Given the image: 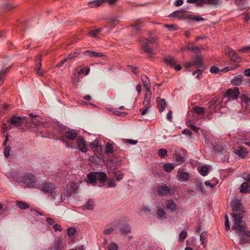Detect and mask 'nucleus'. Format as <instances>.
Instances as JSON below:
<instances>
[{
	"instance_id": "nucleus-20",
	"label": "nucleus",
	"mask_w": 250,
	"mask_h": 250,
	"mask_svg": "<svg viewBox=\"0 0 250 250\" xmlns=\"http://www.w3.org/2000/svg\"><path fill=\"white\" fill-rule=\"evenodd\" d=\"M235 153L239 157H241V158H244L247 156L248 151L245 147L242 146H239L235 149Z\"/></svg>"
},
{
	"instance_id": "nucleus-37",
	"label": "nucleus",
	"mask_w": 250,
	"mask_h": 250,
	"mask_svg": "<svg viewBox=\"0 0 250 250\" xmlns=\"http://www.w3.org/2000/svg\"><path fill=\"white\" fill-rule=\"evenodd\" d=\"M194 111L199 115H203L205 112V109L201 106H195L193 107Z\"/></svg>"
},
{
	"instance_id": "nucleus-42",
	"label": "nucleus",
	"mask_w": 250,
	"mask_h": 250,
	"mask_svg": "<svg viewBox=\"0 0 250 250\" xmlns=\"http://www.w3.org/2000/svg\"><path fill=\"white\" fill-rule=\"evenodd\" d=\"M187 236V232L185 230H182L179 234V242H182L184 240V239Z\"/></svg>"
},
{
	"instance_id": "nucleus-48",
	"label": "nucleus",
	"mask_w": 250,
	"mask_h": 250,
	"mask_svg": "<svg viewBox=\"0 0 250 250\" xmlns=\"http://www.w3.org/2000/svg\"><path fill=\"white\" fill-rule=\"evenodd\" d=\"M230 59L231 60L235 62H240L241 61V58L239 57H238L235 53L230 58Z\"/></svg>"
},
{
	"instance_id": "nucleus-32",
	"label": "nucleus",
	"mask_w": 250,
	"mask_h": 250,
	"mask_svg": "<svg viewBox=\"0 0 250 250\" xmlns=\"http://www.w3.org/2000/svg\"><path fill=\"white\" fill-rule=\"evenodd\" d=\"M37 65L35 67L36 72L37 74L40 76H42V73L40 71V69L41 68L42 64H41V56L39 57V58L37 60Z\"/></svg>"
},
{
	"instance_id": "nucleus-62",
	"label": "nucleus",
	"mask_w": 250,
	"mask_h": 250,
	"mask_svg": "<svg viewBox=\"0 0 250 250\" xmlns=\"http://www.w3.org/2000/svg\"><path fill=\"white\" fill-rule=\"evenodd\" d=\"M90 146L92 148H97L99 146V145L97 141H94L90 143Z\"/></svg>"
},
{
	"instance_id": "nucleus-16",
	"label": "nucleus",
	"mask_w": 250,
	"mask_h": 250,
	"mask_svg": "<svg viewBox=\"0 0 250 250\" xmlns=\"http://www.w3.org/2000/svg\"><path fill=\"white\" fill-rule=\"evenodd\" d=\"M240 190L243 193L250 192V175L248 176L247 181L241 184Z\"/></svg>"
},
{
	"instance_id": "nucleus-26",
	"label": "nucleus",
	"mask_w": 250,
	"mask_h": 250,
	"mask_svg": "<svg viewBox=\"0 0 250 250\" xmlns=\"http://www.w3.org/2000/svg\"><path fill=\"white\" fill-rule=\"evenodd\" d=\"M151 93L150 89L146 90L143 104L145 106H147L151 98Z\"/></svg>"
},
{
	"instance_id": "nucleus-46",
	"label": "nucleus",
	"mask_w": 250,
	"mask_h": 250,
	"mask_svg": "<svg viewBox=\"0 0 250 250\" xmlns=\"http://www.w3.org/2000/svg\"><path fill=\"white\" fill-rule=\"evenodd\" d=\"M86 209L92 210L94 208V202L92 200H89L86 204L85 207Z\"/></svg>"
},
{
	"instance_id": "nucleus-10",
	"label": "nucleus",
	"mask_w": 250,
	"mask_h": 250,
	"mask_svg": "<svg viewBox=\"0 0 250 250\" xmlns=\"http://www.w3.org/2000/svg\"><path fill=\"white\" fill-rule=\"evenodd\" d=\"M185 150L181 148H177L175 150L174 158L175 162L178 164L184 162L185 160Z\"/></svg>"
},
{
	"instance_id": "nucleus-34",
	"label": "nucleus",
	"mask_w": 250,
	"mask_h": 250,
	"mask_svg": "<svg viewBox=\"0 0 250 250\" xmlns=\"http://www.w3.org/2000/svg\"><path fill=\"white\" fill-rule=\"evenodd\" d=\"M195 186L200 189L202 193H204L205 189L203 188V184L200 179H196L195 181Z\"/></svg>"
},
{
	"instance_id": "nucleus-14",
	"label": "nucleus",
	"mask_w": 250,
	"mask_h": 250,
	"mask_svg": "<svg viewBox=\"0 0 250 250\" xmlns=\"http://www.w3.org/2000/svg\"><path fill=\"white\" fill-rule=\"evenodd\" d=\"M240 94L239 89L238 87H235L234 88L229 89L227 91V95L229 98L233 100L237 99Z\"/></svg>"
},
{
	"instance_id": "nucleus-29",
	"label": "nucleus",
	"mask_w": 250,
	"mask_h": 250,
	"mask_svg": "<svg viewBox=\"0 0 250 250\" xmlns=\"http://www.w3.org/2000/svg\"><path fill=\"white\" fill-rule=\"evenodd\" d=\"M104 2H105L104 0H95L94 1L89 2L87 5L89 7L93 8L99 6Z\"/></svg>"
},
{
	"instance_id": "nucleus-49",
	"label": "nucleus",
	"mask_w": 250,
	"mask_h": 250,
	"mask_svg": "<svg viewBox=\"0 0 250 250\" xmlns=\"http://www.w3.org/2000/svg\"><path fill=\"white\" fill-rule=\"evenodd\" d=\"M67 234L68 236L72 237L74 236L76 233V230L73 228H70L67 229Z\"/></svg>"
},
{
	"instance_id": "nucleus-64",
	"label": "nucleus",
	"mask_w": 250,
	"mask_h": 250,
	"mask_svg": "<svg viewBox=\"0 0 250 250\" xmlns=\"http://www.w3.org/2000/svg\"><path fill=\"white\" fill-rule=\"evenodd\" d=\"M46 221L49 225H53L55 223L54 220L52 218L50 217L47 218L46 219Z\"/></svg>"
},
{
	"instance_id": "nucleus-38",
	"label": "nucleus",
	"mask_w": 250,
	"mask_h": 250,
	"mask_svg": "<svg viewBox=\"0 0 250 250\" xmlns=\"http://www.w3.org/2000/svg\"><path fill=\"white\" fill-rule=\"evenodd\" d=\"M174 168V166L171 163H167L163 166L164 169L167 172H171Z\"/></svg>"
},
{
	"instance_id": "nucleus-52",
	"label": "nucleus",
	"mask_w": 250,
	"mask_h": 250,
	"mask_svg": "<svg viewBox=\"0 0 250 250\" xmlns=\"http://www.w3.org/2000/svg\"><path fill=\"white\" fill-rule=\"evenodd\" d=\"M118 246L114 243H111L108 246V250H118Z\"/></svg>"
},
{
	"instance_id": "nucleus-40",
	"label": "nucleus",
	"mask_w": 250,
	"mask_h": 250,
	"mask_svg": "<svg viewBox=\"0 0 250 250\" xmlns=\"http://www.w3.org/2000/svg\"><path fill=\"white\" fill-rule=\"evenodd\" d=\"M102 28H99L94 30H92L88 33V35L92 37H96L97 34L101 32Z\"/></svg>"
},
{
	"instance_id": "nucleus-25",
	"label": "nucleus",
	"mask_w": 250,
	"mask_h": 250,
	"mask_svg": "<svg viewBox=\"0 0 250 250\" xmlns=\"http://www.w3.org/2000/svg\"><path fill=\"white\" fill-rule=\"evenodd\" d=\"M157 102L158 105V108L160 112H162L165 109L166 106V102L165 99H157Z\"/></svg>"
},
{
	"instance_id": "nucleus-3",
	"label": "nucleus",
	"mask_w": 250,
	"mask_h": 250,
	"mask_svg": "<svg viewBox=\"0 0 250 250\" xmlns=\"http://www.w3.org/2000/svg\"><path fill=\"white\" fill-rule=\"evenodd\" d=\"M37 181L35 175L30 173H26L18 180V183L20 185L28 188L35 187L37 185Z\"/></svg>"
},
{
	"instance_id": "nucleus-61",
	"label": "nucleus",
	"mask_w": 250,
	"mask_h": 250,
	"mask_svg": "<svg viewBox=\"0 0 250 250\" xmlns=\"http://www.w3.org/2000/svg\"><path fill=\"white\" fill-rule=\"evenodd\" d=\"M129 67L130 68V70L135 74H137L139 73V70L138 69L137 67H134L133 66L129 65Z\"/></svg>"
},
{
	"instance_id": "nucleus-39",
	"label": "nucleus",
	"mask_w": 250,
	"mask_h": 250,
	"mask_svg": "<svg viewBox=\"0 0 250 250\" xmlns=\"http://www.w3.org/2000/svg\"><path fill=\"white\" fill-rule=\"evenodd\" d=\"M16 205L21 209H26L29 207L28 204L22 201H17Z\"/></svg>"
},
{
	"instance_id": "nucleus-41",
	"label": "nucleus",
	"mask_w": 250,
	"mask_h": 250,
	"mask_svg": "<svg viewBox=\"0 0 250 250\" xmlns=\"http://www.w3.org/2000/svg\"><path fill=\"white\" fill-rule=\"evenodd\" d=\"M131 26L133 27L135 30H139L142 26L141 21L139 20H137L134 21V23L132 24Z\"/></svg>"
},
{
	"instance_id": "nucleus-19",
	"label": "nucleus",
	"mask_w": 250,
	"mask_h": 250,
	"mask_svg": "<svg viewBox=\"0 0 250 250\" xmlns=\"http://www.w3.org/2000/svg\"><path fill=\"white\" fill-rule=\"evenodd\" d=\"M164 61L167 64L170 65L171 67H174L175 70L177 71L181 70V66L179 64L176 65V61L173 58H165Z\"/></svg>"
},
{
	"instance_id": "nucleus-4",
	"label": "nucleus",
	"mask_w": 250,
	"mask_h": 250,
	"mask_svg": "<svg viewBox=\"0 0 250 250\" xmlns=\"http://www.w3.org/2000/svg\"><path fill=\"white\" fill-rule=\"evenodd\" d=\"M112 225L115 229H119L123 234H128L131 232V228L127 222L126 218H123L112 222Z\"/></svg>"
},
{
	"instance_id": "nucleus-22",
	"label": "nucleus",
	"mask_w": 250,
	"mask_h": 250,
	"mask_svg": "<svg viewBox=\"0 0 250 250\" xmlns=\"http://www.w3.org/2000/svg\"><path fill=\"white\" fill-rule=\"evenodd\" d=\"M203 56L201 55L197 54L193 62L194 65L197 68L203 67Z\"/></svg>"
},
{
	"instance_id": "nucleus-55",
	"label": "nucleus",
	"mask_w": 250,
	"mask_h": 250,
	"mask_svg": "<svg viewBox=\"0 0 250 250\" xmlns=\"http://www.w3.org/2000/svg\"><path fill=\"white\" fill-rule=\"evenodd\" d=\"M182 133L183 134H185V135L188 136V137H189L190 138H191V135L192 134V132L190 130L188 129H185L184 130H183Z\"/></svg>"
},
{
	"instance_id": "nucleus-9",
	"label": "nucleus",
	"mask_w": 250,
	"mask_h": 250,
	"mask_svg": "<svg viewBox=\"0 0 250 250\" xmlns=\"http://www.w3.org/2000/svg\"><path fill=\"white\" fill-rule=\"evenodd\" d=\"M187 2L188 3H195L196 5L202 6L204 4H209L210 5L217 6L218 5L217 0H187Z\"/></svg>"
},
{
	"instance_id": "nucleus-31",
	"label": "nucleus",
	"mask_w": 250,
	"mask_h": 250,
	"mask_svg": "<svg viewBox=\"0 0 250 250\" xmlns=\"http://www.w3.org/2000/svg\"><path fill=\"white\" fill-rule=\"evenodd\" d=\"M231 83L233 85H240L242 83V76H237L234 77L233 79L231 80Z\"/></svg>"
},
{
	"instance_id": "nucleus-24",
	"label": "nucleus",
	"mask_w": 250,
	"mask_h": 250,
	"mask_svg": "<svg viewBox=\"0 0 250 250\" xmlns=\"http://www.w3.org/2000/svg\"><path fill=\"white\" fill-rule=\"evenodd\" d=\"M64 135L68 140H73L77 137V134L75 131L71 130L65 131Z\"/></svg>"
},
{
	"instance_id": "nucleus-21",
	"label": "nucleus",
	"mask_w": 250,
	"mask_h": 250,
	"mask_svg": "<svg viewBox=\"0 0 250 250\" xmlns=\"http://www.w3.org/2000/svg\"><path fill=\"white\" fill-rule=\"evenodd\" d=\"M178 180L182 182H187L189 179V173L184 171L179 170L178 172Z\"/></svg>"
},
{
	"instance_id": "nucleus-56",
	"label": "nucleus",
	"mask_w": 250,
	"mask_h": 250,
	"mask_svg": "<svg viewBox=\"0 0 250 250\" xmlns=\"http://www.w3.org/2000/svg\"><path fill=\"white\" fill-rule=\"evenodd\" d=\"M114 177L116 178L117 181H120L123 178V175L121 173L117 172L114 173Z\"/></svg>"
},
{
	"instance_id": "nucleus-17",
	"label": "nucleus",
	"mask_w": 250,
	"mask_h": 250,
	"mask_svg": "<svg viewBox=\"0 0 250 250\" xmlns=\"http://www.w3.org/2000/svg\"><path fill=\"white\" fill-rule=\"evenodd\" d=\"M187 16V12L183 10L174 11L169 15L170 18H178L180 19L186 18Z\"/></svg>"
},
{
	"instance_id": "nucleus-50",
	"label": "nucleus",
	"mask_w": 250,
	"mask_h": 250,
	"mask_svg": "<svg viewBox=\"0 0 250 250\" xmlns=\"http://www.w3.org/2000/svg\"><path fill=\"white\" fill-rule=\"evenodd\" d=\"M112 227L110 228L105 229L104 230V233L105 234H110L114 230L117 229H115L114 227H113L112 225V223L111 224Z\"/></svg>"
},
{
	"instance_id": "nucleus-59",
	"label": "nucleus",
	"mask_w": 250,
	"mask_h": 250,
	"mask_svg": "<svg viewBox=\"0 0 250 250\" xmlns=\"http://www.w3.org/2000/svg\"><path fill=\"white\" fill-rule=\"evenodd\" d=\"M189 18H190V19H192V20H195V21H202L204 20V19L202 17H200V16H193V17L191 16Z\"/></svg>"
},
{
	"instance_id": "nucleus-51",
	"label": "nucleus",
	"mask_w": 250,
	"mask_h": 250,
	"mask_svg": "<svg viewBox=\"0 0 250 250\" xmlns=\"http://www.w3.org/2000/svg\"><path fill=\"white\" fill-rule=\"evenodd\" d=\"M196 74H197L196 77L198 79H200L201 78L202 75V71L200 70V69H198L196 71H194L192 72L193 75H195Z\"/></svg>"
},
{
	"instance_id": "nucleus-60",
	"label": "nucleus",
	"mask_w": 250,
	"mask_h": 250,
	"mask_svg": "<svg viewBox=\"0 0 250 250\" xmlns=\"http://www.w3.org/2000/svg\"><path fill=\"white\" fill-rule=\"evenodd\" d=\"M10 148L8 146H6L4 149V154L5 157H8L10 155Z\"/></svg>"
},
{
	"instance_id": "nucleus-18",
	"label": "nucleus",
	"mask_w": 250,
	"mask_h": 250,
	"mask_svg": "<svg viewBox=\"0 0 250 250\" xmlns=\"http://www.w3.org/2000/svg\"><path fill=\"white\" fill-rule=\"evenodd\" d=\"M77 144L79 149L82 152H85L87 151L86 142L82 137H78L77 138Z\"/></svg>"
},
{
	"instance_id": "nucleus-35",
	"label": "nucleus",
	"mask_w": 250,
	"mask_h": 250,
	"mask_svg": "<svg viewBox=\"0 0 250 250\" xmlns=\"http://www.w3.org/2000/svg\"><path fill=\"white\" fill-rule=\"evenodd\" d=\"M207 238V232L205 231L202 232L200 235V240L201 242V244L203 245L204 247H205V246L206 245Z\"/></svg>"
},
{
	"instance_id": "nucleus-36",
	"label": "nucleus",
	"mask_w": 250,
	"mask_h": 250,
	"mask_svg": "<svg viewBox=\"0 0 250 250\" xmlns=\"http://www.w3.org/2000/svg\"><path fill=\"white\" fill-rule=\"evenodd\" d=\"M198 169L199 173L203 176L208 174V167L207 166L200 167Z\"/></svg>"
},
{
	"instance_id": "nucleus-58",
	"label": "nucleus",
	"mask_w": 250,
	"mask_h": 250,
	"mask_svg": "<svg viewBox=\"0 0 250 250\" xmlns=\"http://www.w3.org/2000/svg\"><path fill=\"white\" fill-rule=\"evenodd\" d=\"M77 56V53H70V54L68 55V56H67V57L66 58H65V60H66V62L68 60H71V59H72L73 58L76 57Z\"/></svg>"
},
{
	"instance_id": "nucleus-15",
	"label": "nucleus",
	"mask_w": 250,
	"mask_h": 250,
	"mask_svg": "<svg viewBox=\"0 0 250 250\" xmlns=\"http://www.w3.org/2000/svg\"><path fill=\"white\" fill-rule=\"evenodd\" d=\"M165 207L167 210L171 212H174L177 209V204L172 199H168L166 201Z\"/></svg>"
},
{
	"instance_id": "nucleus-63",
	"label": "nucleus",
	"mask_w": 250,
	"mask_h": 250,
	"mask_svg": "<svg viewBox=\"0 0 250 250\" xmlns=\"http://www.w3.org/2000/svg\"><path fill=\"white\" fill-rule=\"evenodd\" d=\"M53 229H55V231H61L62 230L61 226L58 224H55V225H54Z\"/></svg>"
},
{
	"instance_id": "nucleus-57",
	"label": "nucleus",
	"mask_w": 250,
	"mask_h": 250,
	"mask_svg": "<svg viewBox=\"0 0 250 250\" xmlns=\"http://www.w3.org/2000/svg\"><path fill=\"white\" fill-rule=\"evenodd\" d=\"M239 233V235H241V232H244L247 236L250 237V230H245V229L244 230H240L237 229H235Z\"/></svg>"
},
{
	"instance_id": "nucleus-1",
	"label": "nucleus",
	"mask_w": 250,
	"mask_h": 250,
	"mask_svg": "<svg viewBox=\"0 0 250 250\" xmlns=\"http://www.w3.org/2000/svg\"><path fill=\"white\" fill-rule=\"evenodd\" d=\"M232 210L234 213L232 217L234 219V224L232 229H237L240 230H244L246 228L245 222L243 220V214L245 213L243 206L240 201L237 199H233L231 203Z\"/></svg>"
},
{
	"instance_id": "nucleus-13",
	"label": "nucleus",
	"mask_w": 250,
	"mask_h": 250,
	"mask_svg": "<svg viewBox=\"0 0 250 250\" xmlns=\"http://www.w3.org/2000/svg\"><path fill=\"white\" fill-rule=\"evenodd\" d=\"M65 244L61 239H56L53 246L49 248V250H64Z\"/></svg>"
},
{
	"instance_id": "nucleus-8",
	"label": "nucleus",
	"mask_w": 250,
	"mask_h": 250,
	"mask_svg": "<svg viewBox=\"0 0 250 250\" xmlns=\"http://www.w3.org/2000/svg\"><path fill=\"white\" fill-rule=\"evenodd\" d=\"M24 120L26 121V123H32L37 129H38L40 125L42 124L40 117L32 113L29 114L28 117H24Z\"/></svg>"
},
{
	"instance_id": "nucleus-45",
	"label": "nucleus",
	"mask_w": 250,
	"mask_h": 250,
	"mask_svg": "<svg viewBox=\"0 0 250 250\" xmlns=\"http://www.w3.org/2000/svg\"><path fill=\"white\" fill-rule=\"evenodd\" d=\"M239 66V65L238 64L235 65L234 66H227V67H226L223 68L222 69H221V71L223 72H227L230 70H234V69H236L237 68H238Z\"/></svg>"
},
{
	"instance_id": "nucleus-28",
	"label": "nucleus",
	"mask_w": 250,
	"mask_h": 250,
	"mask_svg": "<svg viewBox=\"0 0 250 250\" xmlns=\"http://www.w3.org/2000/svg\"><path fill=\"white\" fill-rule=\"evenodd\" d=\"M84 53L86 56H88L91 57H97V58H100V57H103L104 56L103 54H102L101 53L92 51L91 50H86Z\"/></svg>"
},
{
	"instance_id": "nucleus-47",
	"label": "nucleus",
	"mask_w": 250,
	"mask_h": 250,
	"mask_svg": "<svg viewBox=\"0 0 250 250\" xmlns=\"http://www.w3.org/2000/svg\"><path fill=\"white\" fill-rule=\"evenodd\" d=\"M106 150L105 152L106 153H112L113 152V147L112 144L107 143L105 146Z\"/></svg>"
},
{
	"instance_id": "nucleus-11",
	"label": "nucleus",
	"mask_w": 250,
	"mask_h": 250,
	"mask_svg": "<svg viewBox=\"0 0 250 250\" xmlns=\"http://www.w3.org/2000/svg\"><path fill=\"white\" fill-rule=\"evenodd\" d=\"M171 188L166 185H160L157 188V191L159 195L165 196L170 194Z\"/></svg>"
},
{
	"instance_id": "nucleus-43",
	"label": "nucleus",
	"mask_w": 250,
	"mask_h": 250,
	"mask_svg": "<svg viewBox=\"0 0 250 250\" xmlns=\"http://www.w3.org/2000/svg\"><path fill=\"white\" fill-rule=\"evenodd\" d=\"M235 52L231 48L227 47L225 49V54L227 55L229 58L232 57L233 55L234 54Z\"/></svg>"
},
{
	"instance_id": "nucleus-12",
	"label": "nucleus",
	"mask_w": 250,
	"mask_h": 250,
	"mask_svg": "<svg viewBox=\"0 0 250 250\" xmlns=\"http://www.w3.org/2000/svg\"><path fill=\"white\" fill-rule=\"evenodd\" d=\"M214 150L218 154H224L225 157H229V152L227 151V148L225 145L217 144L214 146Z\"/></svg>"
},
{
	"instance_id": "nucleus-44",
	"label": "nucleus",
	"mask_w": 250,
	"mask_h": 250,
	"mask_svg": "<svg viewBox=\"0 0 250 250\" xmlns=\"http://www.w3.org/2000/svg\"><path fill=\"white\" fill-rule=\"evenodd\" d=\"M167 149L161 148L158 152V155L162 158H164L167 156Z\"/></svg>"
},
{
	"instance_id": "nucleus-53",
	"label": "nucleus",
	"mask_w": 250,
	"mask_h": 250,
	"mask_svg": "<svg viewBox=\"0 0 250 250\" xmlns=\"http://www.w3.org/2000/svg\"><path fill=\"white\" fill-rule=\"evenodd\" d=\"M220 71L219 68L215 66H211L210 69V72L212 73H217Z\"/></svg>"
},
{
	"instance_id": "nucleus-30",
	"label": "nucleus",
	"mask_w": 250,
	"mask_h": 250,
	"mask_svg": "<svg viewBox=\"0 0 250 250\" xmlns=\"http://www.w3.org/2000/svg\"><path fill=\"white\" fill-rule=\"evenodd\" d=\"M141 80L143 82V83L146 88V90H148L150 88V84L149 83V81L147 78V77L146 75H143L141 77Z\"/></svg>"
},
{
	"instance_id": "nucleus-33",
	"label": "nucleus",
	"mask_w": 250,
	"mask_h": 250,
	"mask_svg": "<svg viewBox=\"0 0 250 250\" xmlns=\"http://www.w3.org/2000/svg\"><path fill=\"white\" fill-rule=\"evenodd\" d=\"M217 105L216 104V102L215 101H210L208 103V107L209 109V112L210 113H212L215 111L216 106Z\"/></svg>"
},
{
	"instance_id": "nucleus-27",
	"label": "nucleus",
	"mask_w": 250,
	"mask_h": 250,
	"mask_svg": "<svg viewBox=\"0 0 250 250\" xmlns=\"http://www.w3.org/2000/svg\"><path fill=\"white\" fill-rule=\"evenodd\" d=\"M156 214L157 217L159 219H164L165 218H166L165 211L164 209L162 207H158Z\"/></svg>"
},
{
	"instance_id": "nucleus-2",
	"label": "nucleus",
	"mask_w": 250,
	"mask_h": 250,
	"mask_svg": "<svg viewBox=\"0 0 250 250\" xmlns=\"http://www.w3.org/2000/svg\"><path fill=\"white\" fill-rule=\"evenodd\" d=\"M150 39L146 38H141L140 40L141 42V46L142 50L147 54L149 58H152L155 54L154 50L148 46L150 43H155L156 42V39L152 37L151 33H149Z\"/></svg>"
},
{
	"instance_id": "nucleus-54",
	"label": "nucleus",
	"mask_w": 250,
	"mask_h": 250,
	"mask_svg": "<svg viewBox=\"0 0 250 250\" xmlns=\"http://www.w3.org/2000/svg\"><path fill=\"white\" fill-rule=\"evenodd\" d=\"M5 76V72L0 71V85L2 84Z\"/></svg>"
},
{
	"instance_id": "nucleus-5",
	"label": "nucleus",
	"mask_w": 250,
	"mask_h": 250,
	"mask_svg": "<svg viewBox=\"0 0 250 250\" xmlns=\"http://www.w3.org/2000/svg\"><path fill=\"white\" fill-rule=\"evenodd\" d=\"M87 178L88 182L96 185L97 180L102 183L105 182L107 179V176L103 172H92L87 175Z\"/></svg>"
},
{
	"instance_id": "nucleus-6",
	"label": "nucleus",
	"mask_w": 250,
	"mask_h": 250,
	"mask_svg": "<svg viewBox=\"0 0 250 250\" xmlns=\"http://www.w3.org/2000/svg\"><path fill=\"white\" fill-rule=\"evenodd\" d=\"M24 117H25V116L21 117L18 116L17 115H14L8 120V122L10 123L9 125L6 126V124H3V127L4 128L5 130H8L12 128V125L16 127H19L22 123H26Z\"/></svg>"
},
{
	"instance_id": "nucleus-23",
	"label": "nucleus",
	"mask_w": 250,
	"mask_h": 250,
	"mask_svg": "<svg viewBox=\"0 0 250 250\" xmlns=\"http://www.w3.org/2000/svg\"><path fill=\"white\" fill-rule=\"evenodd\" d=\"M240 97L242 102L246 104V108L249 109L250 108V98L246 93L241 94Z\"/></svg>"
},
{
	"instance_id": "nucleus-7",
	"label": "nucleus",
	"mask_w": 250,
	"mask_h": 250,
	"mask_svg": "<svg viewBox=\"0 0 250 250\" xmlns=\"http://www.w3.org/2000/svg\"><path fill=\"white\" fill-rule=\"evenodd\" d=\"M42 189L44 192L47 193L49 195H52L54 199H56V197H59V192L55 189V186L52 183H44Z\"/></svg>"
}]
</instances>
